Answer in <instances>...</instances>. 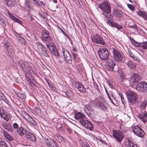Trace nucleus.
Here are the masks:
<instances>
[{"instance_id": "393cba45", "label": "nucleus", "mask_w": 147, "mask_h": 147, "mask_svg": "<svg viewBox=\"0 0 147 147\" xmlns=\"http://www.w3.org/2000/svg\"><path fill=\"white\" fill-rule=\"evenodd\" d=\"M3 134L5 137L9 141L13 140V137L8 134L6 131L4 130H3Z\"/></svg>"}, {"instance_id": "f03ea898", "label": "nucleus", "mask_w": 147, "mask_h": 147, "mask_svg": "<svg viewBox=\"0 0 147 147\" xmlns=\"http://www.w3.org/2000/svg\"><path fill=\"white\" fill-rule=\"evenodd\" d=\"M84 117V115L80 112H77L75 114L74 118L75 119L78 120H80V123L85 128L90 131L93 130L94 129L93 125L89 121L84 120L83 119Z\"/></svg>"}, {"instance_id": "a878e982", "label": "nucleus", "mask_w": 147, "mask_h": 147, "mask_svg": "<svg viewBox=\"0 0 147 147\" xmlns=\"http://www.w3.org/2000/svg\"><path fill=\"white\" fill-rule=\"evenodd\" d=\"M79 143L82 147H90L88 143L84 140H80Z\"/></svg>"}, {"instance_id": "f3484780", "label": "nucleus", "mask_w": 147, "mask_h": 147, "mask_svg": "<svg viewBox=\"0 0 147 147\" xmlns=\"http://www.w3.org/2000/svg\"><path fill=\"white\" fill-rule=\"evenodd\" d=\"M27 130L22 127H20L16 129L17 134L20 136H23L26 134Z\"/></svg>"}, {"instance_id": "2eb2a0df", "label": "nucleus", "mask_w": 147, "mask_h": 147, "mask_svg": "<svg viewBox=\"0 0 147 147\" xmlns=\"http://www.w3.org/2000/svg\"><path fill=\"white\" fill-rule=\"evenodd\" d=\"M25 135V137L28 140L32 141H35L36 140L35 136L29 131H27Z\"/></svg>"}, {"instance_id": "37998d69", "label": "nucleus", "mask_w": 147, "mask_h": 147, "mask_svg": "<svg viewBox=\"0 0 147 147\" xmlns=\"http://www.w3.org/2000/svg\"><path fill=\"white\" fill-rule=\"evenodd\" d=\"M18 96V97L22 99H25L26 98V95L25 94L22 93H19Z\"/></svg>"}, {"instance_id": "0eeeda50", "label": "nucleus", "mask_w": 147, "mask_h": 147, "mask_svg": "<svg viewBox=\"0 0 147 147\" xmlns=\"http://www.w3.org/2000/svg\"><path fill=\"white\" fill-rule=\"evenodd\" d=\"M92 41L97 44L104 45L105 44V42L103 38L98 34L94 35L91 37Z\"/></svg>"}, {"instance_id": "f257e3e1", "label": "nucleus", "mask_w": 147, "mask_h": 147, "mask_svg": "<svg viewBox=\"0 0 147 147\" xmlns=\"http://www.w3.org/2000/svg\"><path fill=\"white\" fill-rule=\"evenodd\" d=\"M100 9L103 17L107 20V24L112 27H115L119 30L122 28V26L113 21L114 17L110 13L111 7L110 4L107 1H104L98 5Z\"/></svg>"}, {"instance_id": "a19ab883", "label": "nucleus", "mask_w": 147, "mask_h": 147, "mask_svg": "<svg viewBox=\"0 0 147 147\" xmlns=\"http://www.w3.org/2000/svg\"><path fill=\"white\" fill-rule=\"evenodd\" d=\"M119 95L120 96V98L121 99V101L122 103L124 105L126 103V102H125V100H124V98L123 97V94L121 93H119Z\"/></svg>"}, {"instance_id": "e2e57ef3", "label": "nucleus", "mask_w": 147, "mask_h": 147, "mask_svg": "<svg viewBox=\"0 0 147 147\" xmlns=\"http://www.w3.org/2000/svg\"><path fill=\"white\" fill-rule=\"evenodd\" d=\"M1 109L2 110L3 108H0V115L1 116V117H2V115L3 114V111L1 110Z\"/></svg>"}, {"instance_id": "f8f14e48", "label": "nucleus", "mask_w": 147, "mask_h": 147, "mask_svg": "<svg viewBox=\"0 0 147 147\" xmlns=\"http://www.w3.org/2000/svg\"><path fill=\"white\" fill-rule=\"evenodd\" d=\"M62 53L66 61L69 64H71L72 61L71 56L69 52L66 50H63L62 51Z\"/></svg>"}, {"instance_id": "8fccbe9b", "label": "nucleus", "mask_w": 147, "mask_h": 147, "mask_svg": "<svg viewBox=\"0 0 147 147\" xmlns=\"http://www.w3.org/2000/svg\"><path fill=\"white\" fill-rule=\"evenodd\" d=\"M0 142L1 143L0 146H2V145H3L6 144L5 142L3 140H2Z\"/></svg>"}, {"instance_id": "ea45409f", "label": "nucleus", "mask_w": 147, "mask_h": 147, "mask_svg": "<svg viewBox=\"0 0 147 147\" xmlns=\"http://www.w3.org/2000/svg\"><path fill=\"white\" fill-rule=\"evenodd\" d=\"M143 84V92H147V83L145 82H142Z\"/></svg>"}, {"instance_id": "c9c22d12", "label": "nucleus", "mask_w": 147, "mask_h": 147, "mask_svg": "<svg viewBox=\"0 0 147 147\" xmlns=\"http://www.w3.org/2000/svg\"><path fill=\"white\" fill-rule=\"evenodd\" d=\"M82 85L81 83L79 82H74L73 83V85L74 87L78 90L80 88V86Z\"/></svg>"}, {"instance_id": "09e8293b", "label": "nucleus", "mask_w": 147, "mask_h": 147, "mask_svg": "<svg viewBox=\"0 0 147 147\" xmlns=\"http://www.w3.org/2000/svg\"><path fill=\"white\" fill-rule=\"evenodd\" d=\"M44 141L47 145H48V144L50 143L51 141H49L47 138H45Z\"/></svg>"}, {"instance_id": "58836bf2", "label": "nucleus", "mask_w": 147, "mask_h": 147, "mask_svg": "<svg viewBox=\"0 0 147 147\" xmlns=\"http://www.w3.org/2000/svg\"><path fill=\"white\" fill-rule=\"evenodd\" d=\"M140 47L144 49H147V41L141 42Z\"/></svg>"}, {"instance_id": "bb28decb", "label": "nucleus", "mask_w": 147, "mask_h": 147, "mask_svg": "<svg viewBox=\"0 0 147 147\" xmlns=\"http://www.w3.org/2000/svg\"><path fill=\"white\" fill-rule=\"evenodd\" d=\"M143 82L139 83L136 86V88L138 91L142 92H143Z\"/></svg>"}, {"instance_id": "de8ad7c7", "label": "nucleus", "mask_w": 147, "mask_h": 147, "mask_svg": "<svg viewBox=\"0 0 147 147\" xmlns=\"http://www.w3.org/2000/svg\"><path fill=\"white\" fill-rule=\"evenodd\" d=\"M13 127L14 129H16L19 127L18 125L16 123H14L13 124Z\"/></svg>"}, {"instance_id": "c756f323", "label": "nucleus", "mask_w": 147, "mask_h": 147, "mask_svg": "<svg viewBox=\"0 0 147 147\" xmlns=\"http://www.w3.org/2000/svg\"><path fill=\"white\" fill-rule=\"evenodd\" d=\"M49 35L42 36V38L43 40L46 41H49L50 40L51 41L52 39V37Z\"/></svg>"}, {"instance_id": "4c0bfd02", "label": "nucleus", "mask_w": 147, "mask_h": 147, "mask_svg": "<svg viewBox=\"0 0 147 147\" xmlns=\"http://www.w3.org/2000/svg\"><path fill=\"white\" fill-rule=\"evenodd\" d=\"M11 18L15 22H17L20 24H22V22L20 20L16 18L14 16H11Z\"/></svg>"}, {"instance_id": "603ef678", "label": "nucleus", "mask_w": 147, "mask_h": 147, "mask_svg": "<svg viewBox=\"0 0 147 147\" xmlns=\"http://www.w3.org/2000/svg\"><path fill=\"white\" fill-rule=\"evenodd\" d=\"M120 80L121 81V82H124L125 80L124 77V76H121L120 78Z\"/></svg>"}, {"instance_id": "7ed1b4c3", "label": "nucleus", "mask_w": 147, "mask_h": 147, "mask_svg": "<svg viewBox=\"0 0 147 147\" xmlns=\"http://www.w3.org/2000/svg\"><path fill=\"white\" fill-rule=\"evenodd\" d=\"M132 131L135 135L141 138H143L145 133L140 125L134 126L132 128Z\"/></svg>"}, {"instance_id": "9b49d317", "label": "nucleus", "mask_w": 147, "mask_h": 147, "mask_svg": "<svg viewBox=\"0 0 147 147\" xmlns=\"http://www.w3.org/2000/svg\"><path fill=\"white\" fill-rule=\"evenodd\" d=\"M113 56L114 59L117 61H121L123 57L121 54L117 50L114 49L113 51Z\"/></svg>"}, {"instance_id": "49530a36", "label": "nucleus", "mask_w": 147, "mask_h": 147, "mask_svg": "<svg viewBox=\"0 0 147 147\" xmlns=\"http://www.w3.org/2000/svg\"><path fill=\"white\" fill-rule=\"evenodd\" d=\"M31 124L32 125L34 126H36V124L35 122V121L34 120L32 119H31V121L30 122Z\"/></svg>"}, {"instance_id": "7c9ffc66", "label": "nucleus", "mask_w": 147, "mask_h": 147, "mask_svg": "<svg viewBox=\"0 0 147 147\" xmlns=\"http://www.w3.org/2000/svg\"><path fill=\"white\" fill-rule=\"evenodd\" d=\"M147 102L145 100L142 101L140 102V106L143 109H144L146 107Z\"/></svg>"}, {"instance_id": "c85d7f7f", "label": "nucleus", "mask_w": 147, "mask_h": 147, "mask_svg": "<svg viewBox=\"0 0 147 147\" xmlns=\"http://www.w3.org/2000/svg\"><path fill=\"white\" fill-rule=\"evenodd\" d=\"M128 52L129 55L133 59L138 62H140V61L139 58L138 57H136L135 55H134L130 50H128Z\"/></svg>"}, {"instance_id": "864d4df0", "label": "nucleus", "mask_w": 147, "mask_h": 147, "mask_svg": "<svg viewBox=\"0 0 147 147\" xmlns=\"http://www.w3.org/2000/svg\"><path fill=\"white\" fill-rule=\"evenodd\" d=\"M28 114L27 113H24L22 114V116H23V117L24 118V119L27 116H28Z\"/></svg>"}, {"instance_id": "39448f33", "label": "nucleus", "mask_w": 147, "mask_h": 147, "mask_svg": "<svg viewBox=\"0 0 147 147\" xmlns=\"http://www.w3.org/2000/svg\"><path fill=\"white\" fill-rule=\"evenodd\" d=\"M98 53L100 59L102 60H107L109 55L107 49L105 47L100 49L98 51Z\"/></svg>"}, {"instance_id": "052dcab7", "label": "nucleus", "mask_w": 147, "mask_h": 147, "mask_svg": "<svg viewBox=\"0 0 147 147\" xmlns=\"http://www.w3.org/2000/svg\"><path fill=\"white\" fill-rule=\"evenodd\" d=\"M61 31L63 33V34L64 35L66 36L67 37H68V36L65 33L64 31L62 30L61 29Z\"/></svg>"}, {"instance_id": "5701e85b", "label": "nucleus", "mask_w": 147, "mask_h": 147, "mask_svg": "<svg viewBox=\"0 0 147 147\" xmlns=\"http://www.w3.org/2000/svg\"><path fill=\"white\" fill-rule=\"evenodd\" d=\"M2 125L5 129H7L9 132H13V129L11 125L4 123Z\"/></svg>"}, {"instance_id": "79ce46f5", "label": "nucleus", "mask_w": 147, "mask_h": 147, "mask_svg": "<svg viewBox=\"0 0 147 147\" xmlns=\"http://www.w3.org/2000/svg\"><path fill=\"white\" fill-rule=\"evenodd\" d=\"M42 36L44 35L45 36L49 35V33L48 31L44 30L42 32Z\"/></svg>"}, {"instance_id": "cd10ccee", "label": "nucleus", "mask_w": 147, "mask_h": 147, "mask_svg": "<svg viewBox=\"0 0 147 147\" xmlns=\"http://www.w3.org/2000/svg\"><path fill=\"white\" fill-rule=\"evenodd\" d=\"M127 65L131 69H134L136 68V64L131 60H129L128 61Z\"/></svg>"}, {"instance_id": "a211bd4d", "label": "nucleus", "mask_w": 147, "mask_h": 147, "mask_svg": "<svg viewBox=\"0 0 147 147\" xmlns=\"http://www.w3.org/2000/svg\"><path fill=\"white\" fill-rule=\"evenodd\" d=\"M138 117L143 122L147 121V113L145 111H144L142 114H139Z\"/></svg>"}, {"instance_id": "5fc2aeb1", "label": "nucleus", "mask_w": 147, "mask_h": 147, "mask_svg": "<svg viewBox=\"0 0 147 147\" xmlns=\"http://www.w3.org/2000/svg\"><path fill=\"white\" fill-rule=\"evenodd\" d=\"M131 28H132L135 30H137V26L135 25L134 26H130Z\"/></svg>"}, {"instance_id": "0e129e2a", "label": "nucleus", "mask_w": 147, "mask_h": 147, "mask_svg": "<svg viewBox=\"0 0 147 147\" xmlns=\"http://www.w3.org/2000/svg\"><path fill=\"white\" fill-rule=\"evenodd\" d=\"M65 94L67 96H70V94L68 92L66 91L65 92Z\"/></svg>"}, {"instance_id": "bf43d9fd", "label": "nucleus", "mask_w": 147, "mask_h": 147, "mask_svg": "<svg viewBox=\"0 0 147 147\" xmlns=\"http://www.w3.org/2000/svg\"><path fill=\"white\" fill-rule=\"evenodd\" d=\"M77 68L79 71L81 72L82 71V67H79L78 68V66L77 67Z\"/></svg>"}, {"instance_id": "774afa93", "label": "nucleus", "mask_w": 147, "mask_h": 147, "mask_svg": "<svg viewBox=\"0 0 147 147\" xmlns=\"http://www.w3.org/2000/svg\"><path fill=\"white\" fill-rule=\"evenodd\" d=\"M1 147H8V146L7 144H6L4 145H2V146H1Z\"/></svg>"}, {"instance_id": "a18cd8bd", "label": "nucleus", "mask_w": 147, "mask_h": 147, "mask_svg": "<svg viewBox=\"0 0 147 147\" xmlns=\"http://www.w3.org/2000/svg\"><path fill=\"white\" fill-rule=\"evenodd\" d=\"M134 44L135 46L137 47H140V45H141V42L138 43L136 42H134Z\"/></svg>"}, {"instance_id": "aec40b11", "label": "nucleus", "mask_w": 147, "mask_h": 147, "mask_svg": "<svg viewBox=\"0 0 147 147\" xmlns=\"http://www.w3.org/2000/svg\"><path fill=\"white\" fill-rule=\"evenodd\" d=\"M125 147H140L138 144H134L133 142L129 139L125 143Z\"/></svg>"}, {"instance_id": "dca6fc26", "label": "nucleus", "mask_w": 147, "mask_h": 147, "mask_svg": "<svg viewBox=\"0 0 147 147\" xmlns=\"http://www.w3.org/2000/svg\"><path fill=\"white\" fill-rule=\"evenodd\" d=\"M46 45L53 54L56 56H59V53L55 47H53V45H49L47 44H46Z\"/></svg>"}, {"instance_id": "4468645a", "label": "nucleus", "mask_w": 147, "mask_h": 147, "mask_svg": "<svg viewBox=\"0 0 147 147\" xmlns=\"http://www.w3.org/2000/svg\"><path fill=\"white\" fill-rule=\"evenodd\" d=\"M141 77L137 73L134 74L130 79V82L132 83L138 82L140 80Z\"/></svg>"}, {"instance_id": "4be33fe9", "label": "nucleus", "mask_w": 147, "mask_h": 147, "mask_svg": "<svg viewBox=\"0 0 147 147\" xmlns=\"http://www.w3.org/2000/svg\"><path fill=\"white\" fill-rule=\"evenodd\" d=\"M84 110L87 115L89 116H90L92 111L91 107L88 105H86L84 107Z\"/></svg>"}, {"instance_id": "72a5a7b5", "label": "nucleus", "mask_w": 147, "mask_h": 147, "mask_svg": "<svg viewBox=\"0 0 147 147\" xmlns=\"http://www.w3.org/2000/svg\"><path fill=\"white\" fill-rule=\"evenodd\" d=\"M27 67H26V70L28 69L30 71L31 70L32 72H34V67L32 65V64L28 63Z\"/></svg>"}, {"instance_id": "b1692460", "label": "nucleus", "mask_w": 147, "mask_h": 147, "mask_svg": "<svg viewBox=\"0 0 147 147\" xmlns=\"http://www.w3.org/2000/svg\"><path fill=\"white\" fill-rule=\"evenodd\" d=\"M98 107L101 110L106 111L107 109V107L105 102H98Z\"/></svg>"}, {"instance_id": "473e14b6", "label": "nucleus", "mask_w": 147, "mask_h": 147, "mask_svg": "<svg viewBox=\"0 0 147 147\" xmlns=\"http://www.w3.org/2000/svg\"><path fill=\"white\" fill-rule=\"evenodd\" d=\"M47 146L49 147H57L56 142H55L53 140H51L50 142Z\"/></svg>"}, {"instance_id": "69168bd1", "label": "nucleus", "mask_w": 147, "mask_h": 147, "mask_svg": "<svg viewBox=\"0 0 147 147\" xmlns=\"http://www.w3.org/2000/svg\"><path fill=\"white\" fill-rule=\"evenodd\" d=\"M67 130L69 132V133H71L72 132V130L71 129L68 128L67 129Z\"/></svg>"}, {"instance_id": "e433bc0d", "label": "nucleus", "mask_w": 147, "mask_h": 147, "mask_svg": "<svg viewBox=\"0 0 147 147\" xmlns=\"http://www.w3.org/2000/svg\"><path fill=\"white\" fill-rule=\"evenodd\" d=\"M78 90L82 93H85L86 92V88L82 84L81 86H80V87Z\"/></svg>"}, {"instance_id": "ddd939ff", "label": "nucleus", "mask_w": 147, "mask_h": 147, "mask_svg": "<svg viewBox=\"0 0 147 147\" xmlns=\"http://www.w3.org/2000/svg\"><path fill=\"white\" fill-rule=\"evenodd\" d=\"M113 15L115 17L121 18L123 16L122 12L117 8L114 9L113 11Z\"/></svg>"}, {"instance_id": "338daca9", "label": "nucleus", "mask_w": 147, "mask_h": 147, "mask_svg": "<svg viewBox=\"0 0 147 147\" xmlns=\"http://www.w3.org/2000/svg\"><path fill=\"white\" fill-rule=\"evenodd\" d=\"M30 18V21H33L34 20V18L32 17L31 15L29 16Z\"/></svg>"}, {"instance_id": "c03bdc74", "label": "nucleus", "mask_w": 147, "mask_h": 147, "mask_svg": "<svg viewBox=\"0 0 147 147\" xmlns=\"http://www.w3.org/2000/svg\"><path fill=\"white\" fill-rule=\"evenodd\" d=\"M127 6L132 11H134L135 9V7L131 4H128Z\"/></svg>"}, {"instance_id": "4d7b16f0", "label": "nucleus", "mask_w": 147, "mask_h": 147, "mask_svg": "<svg viewBox=\"0 0 147 147\" xmlns=\"http://www.w3.org/2000/svg\"><path fill=\"white\" fill-rule=\"evenodd\" d=\"M39 2L38 0V1H36V2H34V4L36 6H40V5L39 4V3H38V2Z\"/></svg>"}, {"instance_id": "1a4fd4ad", "label": "nucleus", "mask_w": 147, "mask_h": 147, "mask_svg": "<svg viewBox=\"0 0 147 147\" xmlns=\"http://www.w3.org/2000/svg\"><path fill=\"white\" fill-rule=\"evenodd\" d=\"M113 136L119 142H121L124 138L123 133L119 130L113 131Z\"/></svg>"}, {"instance_id": "412c9836", "label": "nucleus", "mask_w": 147, "mask_h": 147, "mask_svg": "<svg viewBox=\"0 0 147 147\" xmlns=\"http://www.w3.org/2000/svg\"><path fill=\"white\" fill-rule=\"evenodd\" d=\"M137 13L139 16L142 17L145 20H147V13L146 12L139 10L137 12Z\"/></svg>"}, {"instance_id": "680f3d73", "label": "nucleus", "mask_w": 147, "mask_h": 147, "mask_svg": "<svg viewBox=\"0 0 147 147\" xmlns=\"http://www.w3.org/2000/svg\"><path fill=\"white\" fill-rule=\"evenodd\" d=\"M33 118L30 116H29L28 119L27 120L28 122H30L31 121V119H32Z\"/></svg>"}, {"instance_id": "6ab92c4d", "label": "nucleus", "mask_w": 147, "mask_h": 147, "mask_svg": "<svg viewBox=\"0 0 147 147\" xmlns=\"http://www.w3.org/2000/svg\"><path fill=\"white\" fill-rule=\"evenodd\" d=\"M28 62L24 61H20L18 63V65L21 68L22 70L26 71L27 67Z\"/></svg>"}, {"instance_id": "6e6552de", "label": "nucleus", "mask_w": 147, "mask_h": 147, "mask_svg": "<svg viewBox=\"0 0 147 147\" xmlns=\"http://www.w3.org/2000/svg\"><path fill=\"white\" fill-rule=\"evenodd\" d=\"M36 44L40 53L44 56L49 57V56L45 47L41 43L37 42Z\"/></svg>"}, {"instance_id": "f704fd0d", "label": "nucleus", "mask_w": 147, "mask_h": 147, "mask_svg": "<svg viewBox=\"0 0 147 147\" xmlns=\"http://www.w3.org/2000/svg\"><path fill=\"white\" fill-rule=\"evenodd\" d=\"M29 2V1L28 0H25L24 1V7L27 10H28L30 8Z\"/></svg>"}, {"instance_id": "9d476101", "label": "nucleus", "mask_w": 147, "mask_h": 147, "mask_svg": "<svg viewBox=\"0 0 147 147\" xmlns=\"http://www.w3.org/2000/svg\"><path fill=\"white\" fill-rule=\"evenodd\" d=\"M107 68L109 71L116 72L118 70L115 69V62L112 60H109L107 62Z\"/></svg>"}, {"instance_id": "2f4dec72", "label": "nucleus", "mask_w": 147, "mask_h": 147, "mask_svg": "<svg viewBox=\"0 0 147 147\" xmlns=\"http://www.w3.org/2000/svg\"><path fill=\"white\" fill-rule=\"evenodd\" d=\"M6 4L8 7H12L13 5V3L15 2L16 0H5Z\"/></svg>"}, {"instance_id": "20e7f679", "label": "nucleus", "mask_w": 147, "mask_h": 147, "mask_svg": "<svg viewBox=\"0 0 147 147\" xmlns=\"http://www.w3.org/2000/svg\"><path fill=\"white\" fill-rule=\"evenodd\" d=\"M126 94L128 101L131 103H135L138 98L137 94L131 91H127Z\"/></svg>"}, {"instance_id": "6e6d98bb", "label": "nucleus", "mask_w": 147, "mask_h": 147, "mask_svg": "<svg viewBox=\"0 0 147 147\" xmlns=\"http://www.w3.org/2000/svg\"><path fill=\"white\" fill-rule=\"evenodd\" d=\"M108 96V98L109 99V100H110L111 102L113 104H114V102H113V100H112V99H111V98L110 97V96H109V94H108V95H107Z\"/></svg>"}, {"instance_id": "13d9d810", "label": "nucleus", "mask_w": 147, "mask_h": 147, "mask_svg": "<svg viewBox=\"0 0 147 147\" xmlns=\"http://www.w3.org/2000/svg\"><path fill=\"white\" fill-rule=\"evenodd\" d=\"M94 88L98 90L99 88L97 85L95 83H94Z\"/></svg>"}, {"instance_id": "423d86ee", "label": "nucleus", "mask_w": 147, "mask_h": 147, "mask_svg": "<svg viewBox=\"0 0 147 147\" xmlns=\"http://www.w3.org/2000/svg\"><path fill=\"white\" fill-rule=\"evenodd\" d=\"M4 47L6 49L5 52L6 54L9 57H11L13 55V51L9 42L8 40H6Z\"/></svg>"}, {"instance_id": "3c124183", "label": "nucleus", "mask_w": 147, "mask_h": 147, "mask_svg": "<svg viewBox=\"0 0 147 147\" xmlns=\"http://www.w3.org/2000/svg\"><path fill=\"white\" fill-rule=\"evenodd\" d=\"M71 54L72 55L74 59L75 60L76 59V57L77 56V54L74 53L73 52H71Z\"/></svg>"}]
</instances>
